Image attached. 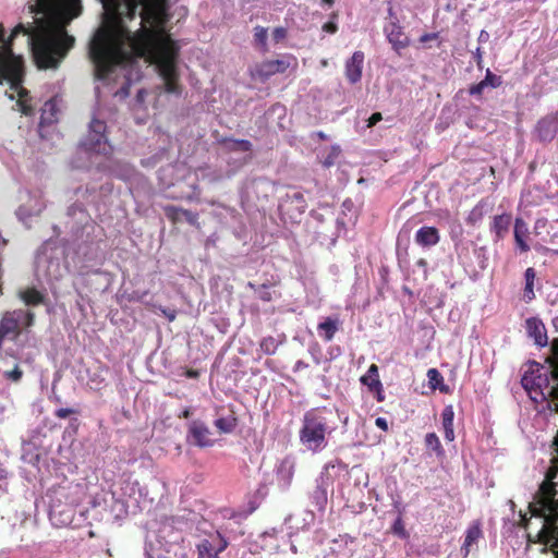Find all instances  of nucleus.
Here are the masks:
<instances>
[{
    "instance_id": "nucleus-1",
    "label": "nucleus",
    "mask_w": 558,
    "mask_h": 558,
    "mask_svg": "<svg viewBox=\"0 0 558 558\" xmlns=\"http://www.w3.org/2000/svg\"><path fill=\"white\" fill-rule=\"evenodd\" d=\"M112 13L132 21L138 14L141 27L132 33L119 25L118 32L100 27L88 47L96 80L109 77L117 65L143 58L155 64L169 94L180 95L177 61L179 46L163 29L168 0H101Z\"/></svg>"
},
{
    "instance_id": "nucleus-2",
    "label": "nucleus",
    "mask_w": 558,
    "mask_h": 558,
    "mask_svg": "<svg viewBox=\"0 0 558 558\" xmlns=\"http://www.w3.org/2000/svg\"><path fill=\"white\" fill-rule=\"evenodd\" d=\"M31 13L35 15L33 24H17L7 41L5 31L0 24V47L9 46L19 34L28 36L32 54L39 70H57L75 46V37L66 27L83 12L81 0H31Z\"/></svg>"
},
{
    "instance_id": "nucleus-3",
    "label": "nucleus",
    "mask_w": 558,
    "mask_h": 558,
    "mask_svg": "<svg viewBox=\"0 0 558 558\" xmlns=\"http://www.w3.org/2000/svg\"><path fill=\"white\" fill-rule=\"evenodd\" d=\"M545 363L527 362L521 385L533 401H546V408L558 414V338L553 339Z\"/></svg>"
},
{
    "instance_id": "nucleus-4",
    "label": "nucleus",
    "mask_w": 558,
    "mask_h": 558,
    "mask_svg": "<svg viewBox=\"0 0 558 558\" xmlns=\"http://www.w3.org/2000/svg\"><path fill=\"white\" fill-rule=\"evenodd\" d=\"M24 77V60L15 56L9 46L0 47V80L10 83L11 89L17 93L16 106L24 116H32L34 107L31 104L29 93L22 86Z\"/></svg>"
},
{
    "instance_id": "nucleus-5",
    "label": "nucleus",
    "mask_w": 558,
    "mask_h": 558,
    "mask_svg": "<svg viewBox=\"0 0 558 558\" xmlns=\"http://www.w3.org/2000/svg\"><path fill=\"white\" fill-rule=\"evenodd\" d=\"M324 412L322 409H311L303 416L300 441L313 452L326 447V436L331 432Z\"/></svg>"
},
{
    "instance_id": "nucleus-6",
    "label": "nucleus",
    "mask_w": 558,
    "mask_h": 558,
    "mask_svg": "<svg viewBox=\"0 0 558 558\" xmlns=\"http://www.w3.org/2000/svg\"><path fill=\"white\" fill-rule=\"evenodd\" d=\"M298 59L291 53L283 54L282 58L276 60H265L256 63L250 70V76L260 82L268 81L272 75L283 74L288 69L295 70L298 68Z\"/></svg>"
},
{
    "instance_id": "nucleus-7",
    "label": "nucleus",
    "mask_w": 558,
    "mask_h": 558,
    "mask_svg": "<svg viewBox=\"0 0 558 558\" xmlns=\"http://www.w3.org/2000/svg\"><path fill=\"white\" fill-rule=\"evenodd\" d=\"M558 474V460L553 459L551 465L546 472L545 480L539 485L538 490L534 495L533 501L530 504L529 509L532 508L544 510L548 508V505H553V497H556L558 492L556 489L557 484L554 480Z\"/></svg>"
},
{
    "instance_id": "nucleus-8",
    "label": "nucleus",
    "mask_w": 558,
    "mask_h": 558,
    "mask_svg": "<svg viewBox=\"0 0 558 558\" xmlns=\"http://www.w3.org/2000/svg\"><path fill=\"white\" fill-rule=\"evenodd\" d=\"M106 122L99 119H93L89 123V130L85 138L82 141V147L87 151L97 154H108L111 147L106 136Z\"/></svg>"
},
{
    "instance_id": "nucleus-9",
    "label": "nucleus",
    "mask_w": 558,
    "mask_h": 558,
    "mask_svg": "<svg viewBox=\"0 0 558 558\" xmlns=\"http://www.w3.org/2000/svg\"><path fill=\"white\" fill-rule=\"evenodd\" d=\"M306 208L307 203L301 192L287 194L280 204L281 214L287 216L292 222L299 221Z\"/></svg>"
},
{
    "instance_id": "nucleus-10",
    "label": "nucleus",
    "mask_w": 558,
    "mask_h": 558,
    "mask_svg": "<svg viewBox=\"0 0 558 558\" xmlns=\"http://www.w3.org/2000/svg\"><path fill=\"white\" fill-rule=\"evenodd\" d=\"M227 546L228 542L219 532L210 534L197 544V558H218Z\"/></svg>"
},
{
    "instance_id": "nucleus-11",
    "label": "nucleus",
    "mask_w": 558,
    "mask_h": 558,
    "mask_svg": "<svg viewBox=\"0 0 558 558\" xmlns=\"http://www.w3.org/2000/svg\"><path fill=\"white\" fill-rule=\"evenodd\" d=\"M384 33L392 49L401 54V50L410 46V38L404 34L398 19L389 21L384 26Z\"/></svg>"
},
{
    "instance_id": "nucleus-12",
    "label": "nucleus",
    "mask_w": 558,
    "mask_h": 558,
    "mask_svg": "<svg viewBox=\"0 0 558 558\" xmlns=\"http://www.w3.org/2000/svg\"><path fill=\"white\" fill-rule=\"evenodd\" d=\"M558 132V121L556 116H546L539 119L534 129V135L541 143L551 142Z\"/></svg>"
},
{
    "instance_id": "nucleus-13",
    "label": "nucleus",
    "mask_w": 558,
    "mask_h": 558,
    "mask_svg": "<svg viewBox=\"0 0 558 558\" xmlns=\"http://www.w3.org/2000/svg\"><path fill=\"white\" fill-rule=\"evenodd\" d=\"M525 331L529 338L534 341V344L539 348H545L548 345V336L547 330L538 317H529L525 320Z\"/></svg>"
},
{
    "instance_id": "nucleus-14",
    "label": "nucleus",
    "mask_w": 558,
    "mask_h": 558,
    "mask_svg": "<svg viewBox=\"0 0 558 558\" xmlns=\"http://www.w3.org/2000/svg\"><path fill=\"white\" fill-rule=\"evenodd\" d=\"M294 476V463L289 458L280 461L275 470V482L276 486L280 492H287L293 481Z\"/></svg>"
},
{
    "instance_id": "nucleus-15",
    "label": "nucleus",
    "mask_w": 558,
    "mask_h": 558,
    "mask_svg": "<svg viewBox=\"0 0 558 558\" xmlns=\"http://www.w3.org/2000/svg\"><path fill=\"white\" fill-rule=\"evenodd\" d=\"M365 54L363 51H355L350 59L345 61L344 74L350 84H356L362 78Z\"/></svg>"
},
{
    "instance_id": "nucleus-16",
    "label": "nucleus",
    "mask_w": 558,
    "mask_h": 558,
    "mask_svg": "<svg viewBox=\"0 0 558 558\" xmlns=\"http://www.w3.org/2000/svg\"><path fill=\"white\" fill-rule=\"evenodd\" d=\"M225 411V408H220L217 411L218 417L215 420L214 424L220 433L230 434L238 426V417L233 405L230 404L227 408V413H223Z\"/></svg>"
},
{
    "instance_id": "nucleus-17",
    "label": "nucleus",
    "mask_w": 558,
    "mask_h": 558,
    "mask_svg": "<svg viewBox=\"0 0 558 558\" xmlns=\"http://www.w3.org/2000/svg\"><path fill=\"white\" fill-rule=\"evenodd\" d=\"M163 213L166 217L173 223L177 225L184 219L191 226L198 227V214L191 211L189 209H184L181 207H177L173 205H167L163 207Z\"/></svg>"
},
{
    "instance_id": "nucleus-18",
    "label": "nucleus",
    "mask_w": 558,
    "mask_h": 558,
    "mask_svg": "<svg viewBox=\"0 0 558 558\" xmlns=\"http://www.w3.org/2000/svg\"><path fill=\"white\" fill-rule=\"evenodd\" d=\"M189 435L193 442L198 447H209L213 445L209 428L201 421H193L189 425Z\"/></svg>"
},
{
    "instance_id": "nucleus-19",
    "label": "nucleus",
    "mask_w": 558,
    "mask_h": 558,
    "mask_svg": "<svg viewBox=\"0 0 558 558\" xmlns=\"http://www.w3.org/2000/svg\"><path fill=\"white\" fill-rule=\"evenodd\" d=\"M501 85L502 77L500 75H496L489 69H487L485 77L481 82L470 86L469 94L481 99L485 88H498Z\"/></svg>"
},
{
    "instance_id": "nucleus-20",
    "label": "nucleus",
    "mask_w": 558,
    "mask_h": 558,
    "mask_svg": "<svg viewBox=\"0 0 558 558\" xmlns=\"http://www.w3.org/2000/svg\"><path fill=\"white\" fill-rule=\"evenodd\" d=\"M530 512L534 517L544 518L546 524L553 529V532L558 534V499L556 497H553V505H548V508L544 510L532 508ZM556 558H558V551L556 553Z\"/></svg>"
},
{
    "instance_id": "nucleus-21",
    "label": "nucleus",
    "mask_w": 558,
    "mask_h": 558,
    "mask_svg": "<svg viewBox=\"0 0 558 558\" xmlns=\"http://www.w3.org/2000/svg\"><path fill=\"white\" fill-rule=\"evenodd\" d=\"M414 239L416 244L430 247L440 241V235L437 228L424 226L416 231Z\"/></svg>"
},
{
    "instance_id": "nucleus-22",
    "label": "nucleus",
    "mask_w": 558,
    "mask_h": 558,
    "mask_svg": "<svg viewBox=\"0 0 558 558\" xmlns=\"http://www.w3.org/2000/svg\"><path fill=\"white\" fill-rule=\"evenodd\" d=\"M511 219L510 214H501L494 217L490 230L495 233L497 240L504 239L508 233Z\"/></svg>"
},
{
    "instance_id": "nucleus-23",
    "label": "nucleus",
    "mask_w": 558,
    "mask_h": 558,
    "mask_svg": "<svg viewBox=\"0 0 558 558\" xmlns=\"http://www.w3.org/2000/svg\"><path fill=\"white\" fill-rule=\"evenodd\" d=\"M340 322L338 318L327 317L317 325L319 336L327 342L331 341L339 330Z\"/></svg>"
},
{
    "instance_id": "nucleus-24",
    "label": "nucleus",
    "mask_w": 558,
    "mask_h": 558,
    "mask_svg": "<svg viewBox=\"0 0 558 558\" xmlns=\"http://www.w3.org/2000/svg\"><path fill=\"white\" fill-rule=\"evenodd\" d=\"M527 233L529 229L526 223L521 218H517L514 222V241L521 252L530 251V246L525 241Z\"/></svg>"
},
{
    "instance_id": "nucleus-25",
    "label": "nucleus",
    "mask_w": 558,
    "mask_h": 558,
    "mask_svg": "<svg viewBox=\"0 0 558 558\" xmlns=\"http://www.w3.org/2000/svg\"><path fill=\"white\" fill-rule=\"evenodd\" d=\"M57 104L53 100L46 101L40 116V125L52 124L57 122Z\"/></svg>"
},
{
    "instance_id": "nucleus-26",
    "label": "nucleus",
    "mask_w": 558,
    "mask_h": 558,
    "mask_svg": "<svg viewBox=\"0 0 558 558\" xmlns=\"http://www.w3.org/2000/svg\"><path fill=\"white\" fill-rule=\"evenodd\" d=\"M482 536V530L478 522L470 525L465 533V538L463 543V548H465V555L469 554L470 547L477 542V539Z\"/></svg>"
},
{
    "instance_id": "nucleus-27",
    "label": "nucleus",
    "mask_w": 558,
    "mask_h": 558,
    "mask_svg": "<svg viewBox=\"0 0 558 558\" xmlns=\"http://www.w3.org/2000/svg\"><path fill=\"white\" fill-rule=\"evenodd\" d=\"M21 299L24 301L26 305H39L44 303L45 296L41 292L36 290L35 288H28L21 293Z\"/></svg>"
},
{
    "instance_id": "nucleus-28",
    "label": "nucleus",
    "mask_w": 558,
    "mask_h": 558,
    "mask_svg": "<svg viewBox=\"0 0 558 558\" xmlns=\"http://www.w3.org/2000/svg\"><path fill=\"white\" fill-rule=\"evenodd\" d=\"M424 441L426 448L433 451L437 457L445 456V450L440 444L439 437L435 433H427Z\"/></svg>"
},
{
    "instance_id": "nucleus-29",
    "label": "nucleus",
    "mask_w": 558,
    "mask_h": 558,
    "mask_svg": "<svg viewBox=\"0 0 558 558\" xmlns=\"http://www.w3.org/2000/svg\"><path fill=\"white\" fill-rule=\"evenodd\" d=\"M535 277H536V272H535L534 268L529 267L524 272V278H525L524 296L529 301L533 300L535 296L534 290H533Z\"/></svg>"
},
{
    "instance_id": "nucleus-30",
    "label": "nucleus",
    "mask_w": 558,
    "mask_h": 558,
    "mask_svg": "<svg viewBox=\"0 0 558 558\" xmlns=\"http://www.w3.org/2000/svg\"><path fill=\"white\" fill-rule=\"evenodd\" d=\"M254 43L260 48L263 52L268 51L266 27L259 25L254 27Z\"/></svg>"
},
{
    "instance_id": "nucleus-31",
    "label": "nucleus",
    "mask_w": 558,
    "mask_h": 558,
    "mask_svg": "<svg viewBox=\"0 0 558 558\" xmlns=\"http://www.w3.org/2000/svg\"><path fill=\"white\" fill-rule=\"evenodd\" d=\"M279 343L280 342L276 338L268 336L262 339L259 343V349L264 354L272 355L276 353Z\"/></svg>"
},
{
    "instance_id": "nucleus-32",
    "label": "nucleus",
    "mask_w": 558,
    "mask_h": 558,
    "mask_svg": "<svg viewBox=\"0 0 558 558\" xmlns=\"http://www.w3.org/2000/svg\"><path fill=\"white\" fill-rule=\"evenodd\" d=\"M270 286L271 283H263L260 286H256L253 282L247 283V287L256 291L258 293V298L264 302H269L272 300V294L269 291Z\"/></svg>"
},
{
    "instance_id": "nucleus-33",
    "label": "nucleus",
    "mask_w": 558,
    "mask_h": 558,
    "mask_svg": "<svg viewBox=\"0 0 558 558\" xmlns=\"http://www.w3.org/2000/svg\"><path fill=\"white\" fill-rule=\"evenodd\" d=\"M484 217V205L482 202L476 204L469 216L466 217V223L470 226H475L478 221H481Z\"/></svg>"
},
{
    "instance_id": "nucleus-34",
    "label": "nucleus",
    "mask_w": 558,
    "mask_h": 558,
    "mask_svg": "<svg viewBox=\"0 0 558 558\" xmlns=\"http://www.w3.org/2000/svg\"><path fill=\"white\" fill-rule=\"evenodd\" d=\"M341 155V149L338 145H333L330 147L328 154L324 157L322 163L325 168L332 167Z\"/></svg>"
},
{
    "instance_id": "nucleus-35",
    "label": "nucleus",
    "mask_w": 558,
    "mask_h": 558,
    "mask_svg": "<svg viewBox=\"0 0 558 558\" xmlns=\"http://www.w3.org/2000/svg\"><path fill=\"white\" fill-rule=\"evenodd\" d=\"M230 142L232 145L229 147L230 150L233 151H250L252 150V143L247 140H233V138H225L222 143Z\"/></svg>"
},
{
    "instance_id": "nucleus-36",
    "label": "nucleus",
    "mask_w": 558,
    "mask_h": 558,
    "mask_svg": "<svg viewBox=\"0 0 558 558\" xmlns=\"http://www.w3.org/2000/svg\"><path fill=\"white\" fill-rule=\"evenodd\" d=\"M374 379H379V374H378V366L376 364H372L369 367H368V371L367 373L361 377V383L365 386L368 387V389L372 388V385L371 383L374 380Z\"/></svg>"
},
{
    "instance_id": "nucleus-37",
    "label": "nucleus",
    "mask_w": 558,
    "mask_h": 558,
    "mask_svg": "<svg viewBox=\"0 0 558 558\" xmlns=\"http://www.w3.org/2000/svg\"><path fill=\"white\" fill-rule=\"evenodd\" d=\"M391 531L395 535L399 536L400 538L402 539H405L409 537V533L408 531L405 530V526H404V522H403V519L401 515H399L392 526H391Z\"/></svg>"
},
{
    "instance_id": "nucleus-38",
    "label": "nucleus",
    "mask_w": 558,
    "mask_h": 558,
    "mask_svg": "<svg viewBox=\"0 0 558 558\" xmlns=\"http://www.w3.org/2000/svg\"><path fill=\"white\" fill-rule=\"evenodd\" d=\"M427 378L429 386L433 389L440 388V385L444 381L442 375L436 368H429L427 371Z\"/></svg>"
},
{
    "instance_id": "nucleus-39",
    "label": "nucleus",
    "mask_w": 558,
    "mask_h": 558,
    "mask_svg": "<svg viewBox=\"0 0 558 558\" xmlns=\"http://www.w3.org/2000/svg\"><path fill=\"white\" fill-rule=\"evenodd\" d=\"M454 418V411L452 405H446L441 412V423L442 427H452Z\"/></svg>"
},
{
    "instance_id": "nucleus-40",
    "label": "nucleus",
    "mask_w": 558,
    "mask_h": 558,
    "mask_svg": "<svg viewBox=\"0 0 558 558\" xmlns=\"http://www.w3.org/2000/svg\"><path fill=\"white\" fill-rule=\"evenodd\" d=\"M3 376L8 380H11L13 383H17V381L21 380V378L23 376V372H22V369L20 368L19 365H15L12 371H5Z\"/></svg>"
},
{
    "instance_id": "nucleus-41",
    "label": "nucleus",
    "mask_w": 558,
    "mask_h": 558,
    "mask_svg": "<svg viewBox=\"0 0 558 558\" xmlns=\"http://www.w3.org/2000/svg\"><path fill=\"white\" fill-rule=\"evenodd\" d=\"M371 385H372V388L369 390L376 392V399L378 402H383L385 400V396L383 392V384H381L380 379H374L371 383Z\"/></svg>"
},
{
    "instance_id": "nucleus-42",
    "label": "nucleus",
    "mask_w": 558,
    "mask_h": 558,
    "mask_svg": "<svg viewBox=\"0 0 558 558\" xmlns=\"http://www.w3.org/2000/svg\"><path fill=\"white\" fill-rule=\"evenodd\" d=\"M272 40L276 43V44H279L280 41L284 40L288 36V31L287 28L282 27V26H279V27H276L274 31H272Z\"/></svg>"
},
{
    "instance_id": "nucleus-43",
    "label": "nucleus",
    "mask_w": 558,
    "mask_h": 558,
    "mask_svg": "<svg viewBox=\"0 0 558 558\" xmlns=\"http://www.w3.org/2000/svg\"><path fill=\"white\" fill-rule=\"evenodd\" d=\"M76 413H78V411L75 409L60 408L54 411V416L63 420V418L69 417L71 414H76Z\"/></svg>"
},
{
    "instance_id": "nucleus-44",
    "label": "nucleus",
    "mask_w": 558,
    "mask_h": 558,
    "mask_svg": "<svg viewBox=\"0 0 558 558\" xmlns=\"http://www.w3.org/2000/svg\"><path fill=\"white\" fill-rule=\"evenodd\" d=\"M383 120V116L380 112H374L367 120V128H373L376 125L379 121Z\"/></svg>"
},
{
    "instance_id": "nucleus-45",
    "label": "nucleus",
    "mask_w": 558,
    "mask_h": 558,
    "mask_svg": "<svg viewBox=\"0 0 558 558\" xmlns=\"http://www.w3.org/2000/svg\"><path fill=\"white\" fill-rule=\"evenodd\" d=\"M474 60L476 62V65L480 70L483 69V51L481 47H477L474 52Z\"/></svg>"
},
{
    "instance_id": "nucleus-46",
    "label": "nucleus",
    "mask_w": 558,
    "mask_h": 558,
    "mask_svg": "<svg viewBox=\"0 0 558 558\" xmlns=\"http://www.w3.org/2000/svg\"><path fill=\"white\" fill-rule=\"evenodd\" d=\"M323 31L329 34H335L338 31V25L335 22H327L323 25Z\"/></svg>"
},
{
    "instance_id": "nucleus-47",
    "label": "nucleus",
    "mask_w": 558,
    "mask_h": 558,
    "mask_svg": "<svg viewBox=\"0 0 558 558\" xmlns=\"http://www.w3.org/2000/svg\"><path fill=\"white\" fill-rule=\"evenodd\" d=\"M308 366H310V365H308L307 363H305V362H304V361H302V360H299V361L294 364V366H293V372H294V373L302 372V371H304V369H307V368H308Z\"/></svg>"
},
{
    "instance_id": "nucleus-48",
    "label": "nucleus",
    "mask_w": 558,
    "mask_h": 558,
    "mask_svg": "<svg viewBox=\"0 0 558 558\" xmlns=\"http://www.w3.org/2000/svg\"><path fill=\"white\" fill-rule=\"evenodd\" d=\"M375 425L383 429L384 432H387L388 430V423H387V420L385 417H377L375 420Z\"/></svg>"
},
{
    "instance_id": "nucleus-49",
    "label": "nucleus",
    "mask_w": 558,
    "mask_h": 558,
    "mask_svg": "<svg viewBox=\"0 0 558 558\" xmlns=\"http://www.w3.org/2000/svg\"><path fill=\"white\" fill-rule=\"evenodd\" d=\"M444 433H445V439L447 441H453L454 440V429H453V426L452 427L444 428Z\"/></svg>"
},
{
    "instance_id": "nucleus-50",
    "label": "nucleus",
    "mask_w": 558,
    "mask_h": 558,
    "mask_svg": "<svg viewBox=\"0 0 558 558\" xmlns=\"http://www.w3.org/2000/svg\"><path fill=\"white\" fill-rule=\"evenodd\" d=\"M437 36H438V35H437L436 33H426V34H424V35H422V36L420 37V41H421V43H427V41H429V40H434V39H436V38H437Z\"/></svg>"
},
{
    "instance_id": "nucleus-51",
    "label": "nucleus",
    "mask_w": 558,
    "mask_h": 558,
    "mask_svg": "<svg viewBox=\"0 0 558 558\" xmlns=\"http://www.w3.org/2000/svg\"><path fill=\"white\" fill-rule=\"evenodd\" d=\"M186 376L189 378H197L198 377V372L195 371V369H187L186 371Z\"/></svg>"
},
{
    "instance_id": "nucleus-52",
    "label": "nucleus",
    "mask_w": 558,
    "mask_h": 558,
    "mask_svg": "<svg viewBox=\"0 0 558 558\" xmlns=\"http://www.w3.org/2000/svg\"><path fill=\"white\" fill-rule=\"evenodd\" d=\"M388 17H389V21L395 20V19H398V16H397V14L395 13V11H393L392 7H390V8L388 9Z\"/></svg>"
},
{
    "instance_id": "nucleus-53",
    "label": "nucleus",
    "mask_w": 558,
    "mask_h": 558,
    "mask_svg": "<svg viewBox=\"0 0 558 558\" xmlns=\"http://www.w3.org/2000/svg\"><path fill=\"white\" fill-rule=\"evenodd\" d=\"M191 414H192V412H191V410H190V409H184V410L182 411V414H181V415H179V417L189 418V417L191 416Z\"/></svg>"
},
{
    "instance_id": "nucleus-54",
    "label": "nucleus",
    "mask_w": 558,
    "mask_h": 558,
    "mask_svg": "<svg viewBox=\"0 0 558 558\" xmlns=\"http://www.w3.org/2000/svg\"><path fill=\"white\" fill-rule=\"evenodd\" d=\"M316 136L320 140V141H326L328 140V136L323 132V131H318L316 133Z\"/></svg>"
},
{
    "instance_id": "nucleus-55",
    "label": "nucleus",
    "mask_w": 558,
    "mask_h": 558,
    "mask_svg": "<svg viewBox=\"0 0 558 558\" xmlns=\"http://www.w3.org/2000/svg\"><path fill=\"white\" fill-rule=\"evenodd\" d=\"M322 2L331 7L335 3V0H322Z\"/></svg>"
},
{
    "instance_id": "nucleus-56",
    "label": "nucleus",
    "mask_w": 558,
    "mask_h": 558,
    "mask_svg": "<svg viewBox=\"0 0 558 558\" xmlns=\"http://www.w3.org/2000/svg\"><path fill=\"white\" fill-rule=\"evenodd\" d=\"M484 35L487 36V34L484 31H482L481 34H480V38L478 39L482 40V36H484Z\"/></svg>"
}]
</instances>
